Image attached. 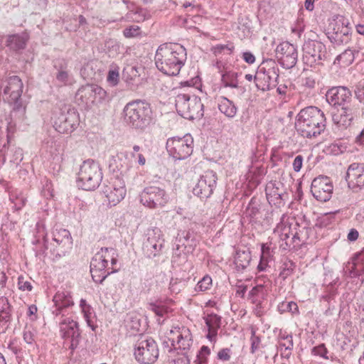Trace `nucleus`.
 Segmentation results:
<instances>
[{"label":"nucleus","instance_id":"nucleus-1","mask_svg":"<svg viewBox=\"0 0 364 364\" xmlns=\"http://www.w3.org/2000/svg\"><path fill=\"white\" fill-rule=\"evenodd\" d=\"M186 59V49L181 44L173 43L160 45L154 56L157 69L168 76L178 75Z\"/></svg>","mask_w":364,"mask_h":364},{"label":"nucleus","instance_id":"nucleus-2","mask_svg":"<svg viewBox=\"0 0 364 364\" xmlns=\"http://www.w3.org/2000/svg\"><path fill=\"white\" fill-rule=\"evenodd\" d=\"M324 113L318 107L310 106L302 109L296 117L295 128L304 137L316 136L326 128Z\"/></svg>","mask_w":364,"mask_h":364},{"label":"nucleus","instance_id":"nucleus-3","mask_svg":"<svg viewBox=\"0 0 364 364\" xmlns=\"http://www.w3.org/2000/svg\"><path fill=\"white\" fill-rule=\"evenodd\" d=\"M118 254L112 247H102L90 262V273L96 283L102 282L111 274L117 272L114 266L117 263Z\"/></svg>","mask_w":364,"mask_h":364},{"label":"nucleus","instance_id":"nucleus-4","mask_svg":"<svg viewBox=\"0 0 364 364\" xmlns=\"http://www.w3.org/2000/svg\"><path fill=\"white\" fill-rule=\"evenodd\" d=\"M124 120L132 128L145 130L152 122L150 105L142 100L127 103L124 109Z\"/></svg>","mask_w":364,"mask_h":364},{"label":"nucleus","instance_id":"nucleus-5","mask_svg":"<svg viewBox=\"0 0 364 364\" xmlns=\"http://www.w3.org/2000/svg\"><path fill=\"white\" fill-rule=\"evenodd\" d=\"M5 83L3 92L4 99L13 107L11 116L21 119L26 111L21 99L23 88L22 80L18 76L12 75L6 78Z\"/></svg>","mask_w":364,"mask_h":364},{"label":"nucleus","instance_id":"nucleus-6","mask_svg":"<svg viewBox=\"0 0 364 364\" xmlns=\"http://www.w3.org/2000/svg\"><path fill=\"white\" fill-rule=\"evenodd\" d=\"M177 112L182 117L193 120L204 115V105L200 97L191 93H178L175 100Z\"/></svg>","mask_w":364,"mask_h":364},{"label":"nucleus","instance_id":"nucleus-7","mask_svg":"<svg viewBox=\"0 0 364 364\" xmlns=\"http://www.w3.org/2000/svg\"><path fill=\"white\" fill-rule=\"evenodd\" d=\"M102 180L100 165L92 159L85 161L77 173V186L85 191H92L100 186Z\"/></svg>","mask_w":364,"mask_h":364},{"label":"nucleus","instance_id":"nucleus-8","mask_svg":"<svg viewBox=\"0 0 364 364\" xmlns=\"http://www.w3.org/2000/svg\"><path fill=\"white\" fill-rule=\"evenodd\" d=\"M52 119L54 128L61 134H70L79 124V114L77 110L68 105L55 110Z\"/></svg>","mask_w":364,"mask_h":364},{"label":"nucleus","instance_id":"nucleus-9","mask_svg":"<svg viewBox=\"0 0 364 364\" xmlns=\"http://www.w3.org/2000/svg\"><path fill=\"white\" fill-rule=\"evenodd\" d=\"M349 22L343 16L333 18L328 26L327 36L331 43L336 46L348 43L351 39V28Z\"/></svg>","mask_w":364,"mask_h":364},{"label":"nucleus","instance_id":"nucleus-10","mask_svg":"<svg viewBox=\"0 0 364 364\" xmlns=\"http://www.w3.org/2000/svg\"><path fill=\"white\" fill-rule=\"evenodd\" d=\"M166 147L168 154L175 160H184L193 153V138L189 134L182 137L168 138Z\"/></svg>","mask_w":364,"mask_h":364},{"label":"nucleus","instance_id":"nucleus-11","mask_svg":"<svg viewBox=\"0 0 364 364\" xmlns=\"http://www.w3.org/2000/svg\"><path fill=\"white\" fill-rule=\"evenodd\" d=\"M106 96V91L101 87L95 84H87L77 90L75 101L80 106L87 109L102 102Z\"/></svg>","mask_w":364,"mask_h":364},{"label":"nucleus","instance_id":"nucleus-12","mask_svg":"<svg viewBox=\"0 0 364 364\" xmlns=\"http://www.w3.org/2000/svg\"><path fill=\"white\" fill-rule=\"evenodd\" d=\"M302 59L304 64L311 67L323 64L326 60L327 51L326 46L319 41L309 39L302 47Z\"/></svg>","mask_w":364,"mask_h":364},{"label":"nucleus","instance_id":"nucleus-13","mask_svg":"<svg viewBox=\"0 0 364 364\" xmlns=\"http://www.w3.org/2000/svg\"><path fill=\"white\" fill-rule=\"evenodd\" d=\"M134 357L141 364H152L159 357V349L155 341L151 338H141L134 346Z\"/></svg>","mask_w":364,"mask_h":364},{"label":"nucleus","instance_id":"nucleus-14","mask_svg":"<svg viewBox=\"0 0 364 364\" xmlns=\"http://www.w3.org/2000/svg\"><path fill=\"white\" fill-rule=\"evenodd\" d=\"M139 196L140 202L151 209L162 208L168 200V196L165 190L156 186L145 187Z\"/></svg>","mask_w":364,"mask_h":364},{"label":"nucleus","instance_id":"nucleus-15","mask_svg":"<svg viewBox=\"0 0 364 364\" xmlns=\"http://www.w3.org/2000/svg\"><path fill=\"white\" fill-rule=\"evenodd\" d=\"M148 237L143 245V251L145 256L150 259L159 257L164 247V238L162 231L154 228L149 230Z\"/></svg>","mask_w":364,"mask_h":364},{"label":"nucleus","instance_id":"nucleus-16","mask_svg":"<svg viewBox=\"0 0 364 364\" xmlns=\"http://www.w3.org/2000/svg\"><path fill=\"white\" fill-rule=\"evenodd\" d=\"M59 327L61 337L65 341H69L68 348L73 354L77 348L81 338L78 323L70 318H64L59 322Z\"/></svg>","mask_w":364,"mask_h":364},{"label":"nucleus","instance_id":"nucleus-17","mask_svg":"<svg viewBox=\"0 0 364 364\" xmlns=\"http://www.w3.org/2000/svg\"><path fill=\"white\" fill-rule=\"evenodd\" d=\"M217 180L215 172L211 170L205 171L194 186L193 194L202 200L209 198L216 187Z\"/></svg>","mask_w":364,"mask_h":364},{"label":"nucleus","instance_id":"nucleus-18","mask_svg":"<svg viewBox=\"0 0 364 364\" xmlns=\"http://www.w3.org/2000/svg\"><path fill=\"white\" fill-rule=\"evenodd\" d=\"M102 192L108 200L110 206L118 204L126 196L125 183L119 177L111 178L107 184H105Z\"/></svg>","mask_w":364,"mask_h":364},{"label":"nucleus","instance_id":"nucleus-19","mask_svg":"<svg viewBox=\"0 0 364 364\" xmlns=\"http://www.w3.org/2000/svg\"><path fill=\"white\" fill-rule=\"evenodd\" d=\"M275 54L279 63L285 69L292 68L296 64L297 49L287 41L282 42L277 46Z\"/></svg>","mask_w":364,"mask_h":364},{"label":"nucleus","instance_id":"nucleus-20","mask_svg":"<svg viewBox=\"0 0 364 364\" xmlns=\"http://www.w3.org/2000/svg\"><path fill=\"white\" fill-rule=\"evenodd\" d=\"M333 184L327 176L315 178L311 186V192L313 196L319 201L329 200L333 193Z\"/></svg>","mask_w":364,"mask_h":364},{"label":"nucleus","instance_id":"nucleus-21","mask_svg":"<svg viewBox=\"0 0 364 364\" xmlns=\"http://www.w3.org/2000/svg\"><path fill=\"white\" fill-rule=\"evenodd\" d=\"M363 114V109L360 110L358 105L346 103L341 107L339 116L333 117V121L339 126L345 128L349 127L354 120Z\"/></svg>","mask_w":364,"mask_h":364},{"label":"nucleus","instance_id":"nucleus-22","mask_svg":"<svg viewBox=\"0 0 364 364\" xmlns=\"http://www.w3.org/2000/svg\"><path fill=\"white\" fill-rule=\"evenodd\" d=\"M346 179L349 188L355 192L360 190L364 187V165L358 163L350 164Z\"/></svg>","mask_w":364,"mask_h":364},{"label":"nucleus","instance_id":"nucleus-23","mask_svg":"<svg viewBox=\"0 0 364 364\" xmlns=\"http://www.w3.org/2000/svg\"><path fill=\"white\" fill-rule=\"evenodd\" d=\"M351 91L344 86L333 87L326 94L327 102L334 107L344 106L351 101Z\"/></svg>","mask_w":364,"mask_h":364},{"label":"nucleus","instance_id":"nucleus-24","mask_svg":"<svg viewBox=\"0 0 364 364\" xmlns=\"http://www.w3.org/2000/svg\"><path fill=\"white\" fill-rule=\"evenodd\" d=\"M53 301L54 306L52 313L56 316L61 315L62 317H64L68 314L69 309L74 305L70 292L65 291H58L53 296Z\"/></svg>","mask_w":364,"mask_h":364},{"label":"nucleus","instance_id":"nucleus-25","mask_svg":"<svg viewBox=\"0 0 364 364\" xmlns=\"http://www.w3.org/2000/svg\"><path fill=\"white\" fill-rule=\"evenodd\" d=\"M171 334L176 336V340L174 337L169 338L168 341H171V347L168 350V352L172 350V347L176 348H180L183 350L188 349L191 346L192 341L190 338L189 330L186 328H183L181 330L180 328H175V330L171 331Z\"/></svg>","mask_w":364,"mask_h":364},{"label":"nucleus","instance_id":"nucleus-26","mask_svg":"<svg viewBox=\"0 0 364 364\" xmlns=\"http://www.w3.org/2000/svg\"><path fill=\"white\" fill-rule=\"evenodd\" d=\"M279 183L269 182L265 188L266 197L269 204L280 207L284 205L285 193L279 191Z\"/></svg>","mask_w":364,"mask_h":364},{"label":"nucleus","instance_id":"nucleus-27","mask_svg":"<svg viewBox=\"0 0 364 364\" xmlns=\"http://www.w3.org/2000/svg\"><path fill=\"white\" fill-rule=\"evenodd\" d=\"M53 240L59 246V249L56 250V255L59 257L65 255L68 250L72 247V237L68 230L60 229L55 230L53 233Z\"/></svg>","mask_w":364,"mask_h":364},{"label":"nucleus","instance_id":"nucleus-28","mask_svg":"<svg viewBox=\"0 0 364 364\" xmlns=\"http://www.w3.org/2000/svg\"><path fill=\"white\" fill-rule=\"evenodd\" d=\"M262 202L256 197H252L244 212L245 218H247L250 223L258 224L261 223Z\"/></svg>","mask_w":364,"mask_h":364},{"label":"nucleus","instance_id":"nucleus-29","mask_svg":"<svg viewBox=\"0 0 364 364\" xmlns=\"http://www.w3.org/2000/svg\"><path fill=\"white\" fill-rule=\"evenodd\" d=\"M30 36L27 31L9 35L6 40V46L11 51L18 52L25 49Z\"/></svg>","mask_w":364,"mask_h":364},{"label":"nucleus","instance_id":"nucleus-30","mask_svg":"<svg viewBox=\"0 0 364 364\" xmlns=\"http://www.w3.org/2000/svg\"><path fill=\"white\" fill-rule=\"evenodd\" d=\"M241 73H237L231 70H225L221 72V87L225 88L237 89L240 87L238 77Z\"/></svg>","mask_w":364,"mask_h":364},{"label":"nucleus","instance_id":"nucleus-31","mask_svg":"<svg viewBox=\"0 0 364 364\" xmlns=\"http://www.w3.org/2000/svg\"><path fill=\"white\" fill-rule=\"evenodd\" d=\"M218 108L220 113L224 114L228 119H233L238 111L235 104L226 97H220L218 101Z\"/></svg>","mask_w":364,"mask_h":364},{"label":"nucleus","instance_id":"nucleus-32","mask_svg":"<svg viewBox=\"0 0 364 364\" xmlns=\"http://www.w3.org/2000/svg\"><path fill=\"white\" fill-rule=\"evenodd\" d=\"M11 307L9 300L4 296H0V326L6 328L11 317Z\"/></svg>","mask_w":364,"mask_h":364},{"label":"nucleus","instance_id":"nucleus-33","mask_svg":"<svg viewBox=\"0 0 364 364\" xmlns=\"http://www.w3.org/2000/svg\"><path fill=\"white\" fill-rule=\"evenodd\" d=\"M266 75H269L272 82H277L279 77V68L275 60L268 59L263 61L262 65L259 68Z\"/></svg>","mask_w":364,"mask_h":364},{"label":"nucleus","instance_id":"nucleus-34","mask_svg":"<svg viewBox=\"0 0 364 364\" xmlns=\"http://www.w3.org/2000/svg\"><path fill=\"white\" fill-rule=\"evenodd\" d=\"M254 80L256 83V86L258 88H261L262 90H270L277 84V82H272L269 75H266V73L262 72L259 68L255 75Z\"/></svg>","mask_w":364,"mask_h":364},{"label":"nucleus","instance_id":"nucleus-35","mask_svg":"<svg viewBox=\"0 0 364 364\" xmlns=\"http://www.w3.org/2000/svg\"><path fill=\"white\" fill-rule=\"evenodd\" d=\"M358 50L350 48L346 49L336 58L334 64H338L343 67L348 66L353 62L354 59L358 55Z\"/></svg>","mask_w":364,"mask_h":364},{"label":"nucleus","instance_id":"nucleus-36","mask_svg":"<svg viewBox=\"0 0 364 364\" xmlns=\"http://www.w3.org/2000/svg\"><path fill=\"white\" fill-rule=\"evenodd\" d=\"M251 260L250 252L239 251L237 252L235 257V264L237 270H244L247 267Z\"/></svg>","mask_w":364,"mask_h":364},{"label":"nucleus","instance_id":"nucleus-37","mask_svg":"<svg viewBox=\"0 0 364 364\" xmlns=\"http://www.w3.org/2000/svg\"><path fill=\"white\" fill-rule=\"evenodd\" d=\"M271 257V247L268 244H262L261 247L260 262L258 265V269L260 271L264 270Z\"/></svg>","mask_w":364,"mask_h":364},{"label":"nucleus","instance_id":"nucleus-38","mask_svg":"<svg viewBox=\"0 0 364 364\" xmlns=\"http://www.w3.org/2000/svg\"><path fill=\"white\" fill-rule=\"evenodd\" d=\"M190 237V232L188 231H180L175 238L173 244L174 251H178L181 247L185 246V242L188 241Z\"/></svg>","mask_w":364,"mask_h":364},{"label":"nucleus","instance_id":"nucleus-39","mask_svg":"<svg viewBox=\"0 0 364 364\" xmlns=\"http://www.w3.org/2000/svg\"><path fill=\"white\" fill-rule=\"evenodd\" d=\"M148 309L153 311L159 317H164L168 314V308L161 302H151L148 304Z\"/></svg>","mask_w":364,"mask_h":364},{"label":"nucleus","instance_id":"nucleus-40","mask_svg":"<svg viewBox=\"0 0 364 364\" xmlns=\"http://www.w3.org/2000/svg\"><path fill=\"white\" fill-rule=\"evenodd\" d=\"M205 324L208 327V329H212L218 331L220 327L221 324V317L218 316L217 314H210L205 318Z\"/></svg>","mask_w":364,"mask_h":364},{"label":"nucleus","instance_id":"nucleus-41","mask_svg":"<svg viewBox=\"0 0 364 364\" xmlns=\"http://www.w3.org/2000/svg\"><path fill=\"white\" fill-rule=\"evenodd\" d=\"M56 80L61 85H68L70 82L72 77L70 73L66 70L65 68L60 67L58 69V72L55 75Z\"/></svg>","mask_w":364,"mask_h":364},{"label":"nucleus","instance_id":"nucleus-42","mask_svg":"<svg viewBox=\"0 0 364 364\" xmlns=\"http://www.w3.org/2000/svg\"><path fill=\"white\" fill-rule=\"evenodd\" d=\"M278 309L281 313L288 311L293 314H299L298 305L294 301L282 302L278 306Z\"/></svg>","mask_w":364,"mask_h":364},{"label":"nucleus","instance_id":"nucleus-43","mask_svg":"<svg viewBox=\"0 0 364 364\" xmlns=\"http://www.w3.org/2000/svg\"><path fill=\"white\" fill-rule=\"evenodd\" d=\"M290 228L284 227L282 230V233L280 234V240L282 243L280 244L281 247L284 250H287L288 248H291L292 245V242L289 238Z\"/></svg>","mask_w":364,"mask_h":364},{"label":"nucleus","instance_id":"nucleus-44","mask_svg":"<svg viewBox=\"0 0 364 364\" xmlns=\"http://www.w3.org/2000/svg\"><path fill=\"white\" fill-rule=\"evenodd\" d=\"M210 353V350L208 346H203L197 354L196 364H207L208 356Z\"/></svg>","mask_w":364,"mask_h":364},{"label":"nucleus","instance_id":"nucleus-45","mask_svg":"<svg viewBox=\"0 0 364 364\" xmlns=\"http://www.w3.org/2000/svg\"><path fill=\"white\" fill-rule=\"evenodd\" d=\"M212 285V279L210 276H204L196 284L195 290L196 291H205L210 288Z\"/></svg>","mask_w":364,"mask_h":364},{"label":"nucleus","instance_id":"nucleus-46","mask_svg":"<svg viewBox=\"0 0 364 364\" xmlns=\"http://www.w3.org/2000/svg\"><path fill=\"white\" fill-rule=\"evenodd\" d=\"M80 307L82 313L84 315V318L86 320L88 325H90V318L92 314V309L90 305L87 304V301L84 299H81L80 301Z\"/></svg>","mask_w":364,"mask_h":364},{"label":"nucleus","instance_id":"nucleus-47","mask_svg":"<svg viewBox=\"0 0 364 364\" xmlns=\"http://www.w3.org/2000/svg\"><path fill=\"white\" fill-rule=\"evenodd\" d=\"M234 48H235V47L232 43H230L225 44V45L218 44L213 47L212 51L213 52V53L215 55L221 54L222 53L225 52V50H228V53L230 54L233 51Z\"/></svg>","mask_w":364,"mask_h":364},{"label":"nucleus","instance_id":"nucleus-48","mask_svg":"<svg viewBox=\"0 0 364 364\" xmlns=\"http://www.w3.org/2000/svg\"><path fill=\"white\" fill-rule=\"evenodd\" d=\"M294 268L295 264L293 262L288 261L284 262L283 264L282 270L280 272V277H282L283 279H285L293 273Z\"/></svg>","mask_w":364,"mask_h":364},{"label":"nucleus","instance_id":"nucleus-49","mask_svg":"<svg viewBox=\"0 0 364 364\" xmlns=\"http://www.w3.org/2000/svg\"><path fill=\"white\" fill-rule=\"evenodd\" d=\"M123 34L127 38H134L140 34V28L138 26H131L124 29Z\"/></svg>","mask_w":364,"mask_h":364},{"label":"nucleus","instance_id":"nucleus-50","mask_svg":"<svg viewBox=\"0 0 364 364\" xmlns=\"http://www.w3.org/2000/svg\"><path fill=\"white\" fill-rule=\"evenodd\" d=\"M250 343V352L251 353L254 354L257 350H258L260 348L261 346V339L259 336H257L255 335V332L254 331H252Z\"/></svg>","mask_w":364,"mask_h":364},{"label":"nucleus","instance_id":"nucleus-51","mask_svg":"<svg viewBox=\"0 0 364 364\" xmlns=\"http://www.w3.org/2000/svg\"><path fill=\"white\" fill-rule=\"evenodd\" d=\"M354 93L360 103L364 105V82H360L355 86Z\"/></svg>","mask_w":364,"mask_h":364},{"label":"nucleus","instance_id":"nucleus-52","mask_svg":"<svg viewBox=\"0 0 364 364\" xmlns=\"http://www.w3.org/2000/svg\"><path fill=\"white\" fill-rule=\"evenodd\" d=\"M311 353L314 355H319L325 359H328V357L327 356L328 350L323 343L314 347L312 348Z\"/></svg>","mask_w":364,"mask_h":364},{"label":"nucleus","instance_id":"nucleus-53","mask_svg":"<svg viewBox=\"0 0 364 364\" xmlns=\"http://www.w3.org/2000/svg\"><path fill=\"white\" fill-rule=\"evenodd\" d=\"M301 85L307 88L312 89L315 87L316 79L313 75L303 77L301 78Z\"/></svg>","mask_w":364,"mask_h":364},{"label":"nucleus","instance_id":"nucleus-54","mask_svg":"<svg viewBox=\"0 0 364 364\" xmlns=\"http://www.w3.org/2000/svg\"><path fill=\"white\" fill-rule=\"evenodd\" d=\"M13 154V157L11 161L15 164H18L23 159V151L20 148H14L11 150Z\"/></svg>","mask_w":364,"mask_h":364},{"label":"nucleus","instance_id":"nucleus-55","mask_svg":"<svg viewBox=\"0 0 364 364\" xmlns=\"http://www.w3.org/2000/svg\"><path fill=\"white\" fill-rule=\"evenodd\" d=\"M18 286L19 289H21L22 291H30L32 290V288H33L31 283L28 281L25 280L23 277H18Z\"/></svg>","mask_w":364,"mask_h":364},{"label":"nucleus","instance_id":"nucleus-56","mask_svg":"<svg viewBox=\"0 0 364 364\" xmlns=\"http://www.w3.org/2000/svg\"><path fill=\"white\" fill-rule=\"evenodd\" d=\"M287 340L285 341H279V346L281 350L282 348H284L285 350H291L293 348L294 343L292 336L286 337Z\"/></svg>","mask_w":364,"mask_h":364},{"label":"nucleus","instance_id":"nucleus-57","mask_svg":"<svg viewBox=\"0 0 364 364\" xmlns=\"http://www.w3.org/2000/svg\"><path fill=\"white\" fill-rule=\"evenodd\" d=\"M165 364H190L188 358L182 356H176V358L169 359Z\"/></svg>","mask_w":364,"mask_h":364},{"label":"nucleus","instance_id":"nucleus-58","mask_svg":"<svg viewBox=\"0 0 364 364\" xmlns=\"http://www.w3.org/2000/svg\"><path fill=\"white\" fill-rule=\"evenodd\" d=\"M218 358L223 361H228L230 358V350L229 348H223L218 353Z\"/></svg>","mask_w":364,"mask_h":364},{"label":"nucleus","instance_id":"nucleus-59","mask_svg":"<svg viewBox=\"0 0 364 364\" xmlns=\"http://www.w3.org/2000/svg\"><path fill=\"white\" fill-rule=\"evenodd\" d=\"M23 340L28 343L31 344L34 341V333L31 329H25L23 331Z\"/></svg>","mask_w":364,"mask_h":364},{"label":"nucleus","instance_id":"nucleus-60","mask_svg":"<svg viewBox=\"0 0 364 364\" xmlns=\"http://www.w3.org/2000/svg\"><path fill=\"white\" fill-rule=\"evenodd\" d=\"M302 164H303V156L301 155L296 156L293 162L294 170L296 172H299L302 167Z\"/></svg>","mask_w":364,"mask_h":364},{"label":"nucleus","instance_id":"nucleus-61","mask_svg":"<svg viewBox=\"0 0 364 364\" xmlns=\"http://www.w3.org/2000/svg\"><path fill=\"white\" fill-rule=\"evenodd\" d=\"M242 58L248 64H253L255 62V55L250 51L243 52Z\"/></svg>","mask_w":364,"mask_h":364},{"label":"nucleus","instance_id":"nucleus-62","mask_svg":"<svg viewBox=\"0 0 364 364\" xmlns=\"http://www.w3.org/2000/svg\"><path fill=\"white\" fill-rule=\"evenodd\" d=\"M134 14L136 16H137L135 18V20L136 21H144L146 19V11L140 8V7H138L136 9L135 11H134Z\"/></svg>","mask_w":364,"mask_h":364},{"label":"nucleus","instance_id":"nucleus-63","mask_svg":"<svg viewBox=\"0 0 364 364\" xmlns=\"http://www.w3.org/2000/svg\"><path fill=\"white\" fill-rule=\"evenodd\" d=\"M119 79V72L117 70H109L107 76V80L116 84Z\"/></svg>","mask_w":364,"mask_h":364},{"label":"nucleus","instance_id":"nucleus-64","mask_svg":"<svg viewBox=\"0 0 364 364\" xmlns=\"http://www.w3.org/2000/svg\"><path fill=\"white\" fill-rule=\"evenodd\" d=\"M356 260L357 263H361L363 266V269L361 270V272L358 274L359 276L364 274V248L360 252H359L356 255Z\"/></svg>","mask_w":364,"mask_h":364}]
</instances>
